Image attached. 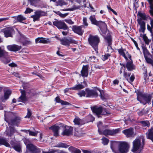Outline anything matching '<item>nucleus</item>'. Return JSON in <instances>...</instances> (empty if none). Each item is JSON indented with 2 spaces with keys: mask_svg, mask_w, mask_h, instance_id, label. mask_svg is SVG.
<instances>
[{
  "mask_svg": "<svg viewBox=\"0 0 153 153\" xmlns=\"http://www.w3.org/2000/svg\"><path fill=\"white\" fill-rule=\"evenodd\" d=\"M89 19L92 24L96 25L100 27L102 34L105 35L107 33V35L104 37V38L105 42L108 44V48H111L110 45L112 44V38L110 33L109 31H107L106 24L104 22L97 21L94 15L90 16Z\"/></svg>",
  "mask_w": 153,
  "mask_h": 153,
  "instance_id": "1",
  "label": "nucleus"
},
{
  "mask_svg": "<svg viewBox=\"0 0 153 153\" xmlns=\"http://www.w3.org/2000/svg\"><path fill=\"white\" fill-rule=\"evenodd\" d=\"M132 144L131 151L134 153H141L144 146V138L143 137L137 138L133 141Z\"/></svg>",
  "mask_w": 153,
  "mask_h": 153,
  "instance_id": "2",
  "label": "nucleus"
},
{
  "mask_svg": "<svg viewBox=\"0 0 153 153\" xmlns=\"http://www.w3.org/2000/svg\"><path fill=\"white\" fill-rule=\"evenodd\" d=\"M137 99L140 103H143L144 105L146 103L150 104L152 97L150 95L145 96L141 93H139L137 94Z\"/></svg>",
  "mask_w": 153,
  "mask_h": 153,
  "instance_id": "3",
  "label": "nucleus"
},
{
  "mask_svg": "<svg viewBox=\"0 0 153 153\" xmlns=\"http://www.w3.org/2000/svg\"><path fill=\"white\" fill-rule=\"evenodd\" d=\"M88 41L89 44L94 49L95 51L97 50L98 43L100 41V39L97 36H90L88 38Z\"/></svg>",
  "mask_w": 153,
  "mask_h": 153,
  "instance_id": "4",
  "label": "nucleus"
},
{
  "mask_svg": "<svg viewBox=\"0 0 153 153\" xmlns=\"http://www.w3.org/2000/svg\"><path fill=\"white\" fill-rule=\"evenodd\" d=\"M130 147L129 144L126 142L120 141L118 153H127Z\"/></svg>",
  "mask_w": 153,
  "mask_h": 153,
  "instance_id": "5",
  "label": "nucleus"
},
{
  "mask_svg": "<svg viewBox=\"0 0 153 153\" xmlns=\"http://www.w3.org/2000/svg\"><path fill=\"white\" fill-rule=\"evenodd\" d=\"M91 109L98 116V117H99V115L100 114L105 115L110 114L105 109L103 108L102 107L94 106L91 108Z\"/></svg>",
  "mask_w": 153,
  "mask_h": 153,
  "instance_id": "6",
  "label": "nucleus"
},
{
  "mask_svg": "<svg viewBox=\"0 0 153 153\" xmlns=\"http://www.w3.org/2000/svg\"><path fill=\"white\" fill-rule=\"evenodd\" d=\"M56 37L58 40L60 42L61 44L62 45L66 46H69L70 44L71 43L75 44H77V42L71 38L67 39L65 37L62 39H60L57 37Z\"/></svg>",
  "mask_w": 153,
  "mask_h": 153,
  "instance_id": "7",
  "label": "nucleus"
},
{
  "mask_svg": "<svg viewBox=\"0 0 153 153\" xmlns=\"http://www.w3.org/2000/svg\"><path fill=\"white\" fill-rule=\"evenodd\" d=\"M14 30L12 27H8L2 29L0 30V32L3 33L5 37H12V33L14 32Z\"/></svg>",
  "mask_w": 153,
  "mask_h": 153,
  "instance_id": "8",
  "label": "nucleus"
},
{
  "mask_svg": "<svg viewBox=\"0 0 153 153\" xmlns=\"http://www.w3.org/2000/svg\"><path fill=\"white\" fill-rule=\"evenodd\" d=\"M27 151L31 153H38L40 151V149L32 143L27 145Z\"/></svg>",
  "mask_w": 153,
  "mask_h": 153,
  "instance_id": "9",
  "label": "nucleus"
},
{
  "mask_svg": "<svg viewBox=\"0 0 153 153\" xmlns=\"http://www.w3.org/2000/svg\"><path fill=\"white\" fill-rule=\"evenodd\" d=\"M53 25L56 26L58 29L67 30L68 28L66 24L61 21H56L53 22Z\"/></svg>",
  "mask_w": 153,
  "mask_h": 153,
  "instance_id": "10",
  "label": "nucleus"
},
{
  "mask_svg": "<svg viewBox=\"0 0 153 153\" xmlns=\"http://www.w3.org/2000/svg\"><path fill=\"white\" fill-rule=\"evenodd\" d=\"M120 141H111V148L115 153H118V148Z\"/></svg>",
  "mask_w": 153,
  "mask_h": 153,
  "instance_id": "11",
  "label": "nucleus"
},
{
  "mask_svg": "<svg viewBox=\"0 0 153 153\" xmlns=\"http://www.w3.org/2000/svg\"><path fill=\"white\" fill-rule=\"evenodd\" d=\"M83 28V26H77L73 25L72 27V30L75 33L82 36L84 32Z\"/></svg>",
  "mask_w": 153,
  "mask_h": 153,
  "instance_id": "12",
  "label": "nucleus"
},
{
  "mask_svg": "<svg viewBox=\"0 0 153 153\" xmlns=\"http://www.w3.org/2000/svg\"><path fill=\"white\" fill-rule=\"evenodd\" d=\"M122 133L124 134L127 137H133L134 136V129L133 128L130 127L129 128L125 129L122 131Z\"/></svg>",
  "mask_w": 153,
  "mask_h": 153,
  "instance_id": "13",
  "label": "nucleus"
},
{
  "mask_svg": "<svg viewBox=\"0 0 153 153\" xmlns=\"http://www.w3.org/2000/svg\"><path fill=\"white\" fill-rule=\"evenodd\" d=\"M72 127L65 126L63 127V131L62 133V134L63 135H70L72 134Z\"/></svg>",
  "mask_w": 153,
  "mask_h": 153,
  "instance_id": "14",
  "label": "nucleus"
},
{
  "mask_svg": "<svg viewBox=\"0 0 153 153\" xmlns=\"http://www.w3.org/2000/svg\"><path fill=\"white\" fill-rule=\"evenodd\" d=\"M119 131L118 129H116L115 130H109L105 129L103 131H102V134H104L105 136L108 135H112L114 134H117L118 132Z\"/></svg>",
  "mask_w": 153,
  "mask_h": 153,
  "instance_id": "15",
  "label": "nucleus"
},
{
  "mask_svg": "<svg viewBox=\"0 0 153 153\" xmlns=\"http://www.w3.org/2000/svg\"><path fill=\"white\" fill-rule=\"evenodd\" d=\"M117 51L119 54L123 56L126 59H128L127 57L125 55V53H126V55L128 56V58L131 59V56L129 54V53L127 51L126 49L121 48L117 49Z\"/></svg>",
  "mask_w": 153,
  "mask_h": 153,
  "instance_id": "16",
  "label": "nucleus"
},
{
  "mask_svg": "<svg viewBox=\"0 0 153 153\" xmlns=\"http://www.w3.org/2000/svg\"><path fill=\"white\" fill-rule=\"evenodd\" d=\"M131 74L124 72V76L125 78L129 82H132L135 79V76L133 74H132L131 76Z\"/></svg>",
  "mask_w": 153,
  "mask_h": 153,
  "instance_id": "17",
  "label": "nucleus"
},
{
  "mask_svg": "<svg viewBox=\"0 0 153 153\" xmlns=\"http://www.w3.org/2000/svg\"><path fill=\"white\" fill-rule=\"evenodd\" d=\"M86 97H97V92L94 90H89L88 89H86Z\"/></svg>",
  "mask_w": 153,
  "mask_h": 153,
  "instance_id": "18",
  "label": "nucleus"
},
{
  "mask_svg": "<svg viewBox=\"0 0 153 153\" xmlns=\"http://www.w3.org/2000/svg\"><path fill=\"white\" fill-rule=\"evenodd\" d=\"M7 48L10 51H16L20 50L21 49V46L16 45H8L7 46Z\"/></svg>",
  "mask_w": 153,
  "mask_h": 153,
  "instance_id": "19",
  "label": "nucleus"
},
{
  "mask_svg": "<svg viewBox=\"0 0 153 153\" xmlns=\"http://www.w3.org/2000/svg\"><path fill=\"white\" fill-rule=\"evenodd\" d=\"M21 120V118L20 117H16L14 119L7 122L9 124L16 125L17 124L20 123Z\"/></svg>",
  "mask_w": 153,
  "mask_h": 153,
  "instance_id": "20",
  "label": "nucleus"
},
{
  "mask_svg": "<svg viewBox=\"0 0 153 153\" xmlns=\"http://www.w3.org/2000/svg\"><path fill=\"white\" fill-rule=\"evenodd\" d=\"M21 93V95L19 98V101L25 103L27 101L26 93L25 91L22 89H20Z\"/></svg>",
  "mask_w": 153,
  "mask_h": 153,
  "instance_id": "21",
  "label": "nucleus"
},
{
  "mask_svg": "<svg viewBox=\"0 0 153 153\" xmlns=\"http://www.w3.org/2000/svg\"><path fill=\"white\" fill-rule=\"evenodd\" d=\"M36 43H48L50 42L49 39H46L42 37H38L35 39Z\"/></svg>",
  "mask_w": 153,
  "mask_h": 153,
  "instance_id": "22",
  "label": "nucleus"
},
{
  "mask_svg": "<svg viewBox=\"0 0 153 153\" xmlns=\"http://www.w3.org/2000/svg\"><path fill=\"white\" fill-rule=\"evenodd\" d=\"M143 50V53L144 56L147 62L148 63H151L153 61L152 59L147 57L149 55V53L147 49L145 47H142Z\"/></svg>",
  "mask_w": 153,
  "mask_h": 153,
  "instance_id": "23",
  "label": "nucleus"
},
{
  "mask_svg": "<svg viewBox=\"0 0 153 153\" xmlns=\"http://www.w3.org/2000/svg\"><path fill=\"white\" fill-rule=\"evenodd\" d=\"M146 134V138L151 140L153 142V127L149 129Z\"/></svg>",
  "mask_w": 153,
  "mask_h": 153,
  "instance_id": "24",
  "label": "nucleus"
},
{
  "mask_svg": "<svg viewBox=\"0 0 153 153\" xmlns=\"http://www.w3.org/2000/svg\"><path fill=\"white\" fill-rule=\"evenodd\" d=\"M49 129H51L54 132V135L57 137L58 135V131L59 129V127L56 125H54L49 128Z\"/></svg>",
  "mask_w": 153,
  "mask_h": 153,
  "instance_id": "25",
  "label": "nucleus"
},
{
  "mask_svg": "<svg viewBox=\"0 0 153 153\" xmlns=\"http://www.w3.org/2000/svg\"><path fill=\"white\" fill-rule=\"evenodd\" d=\"M83 83L86 86V82L84 81L83 82H82L81 84L76 85L75 86L72 87V90H77L82 89L85 88V86L82 85Z\"/></svg>",
  "mask_w": 153,
  "mask_h": 153,
  "instance_id": "26",
  "label": "nucleus"
},
{
  "mask_svg": "<svg viewBox=\"0 0 153 153\" xmlns=\"http://www.w3.org/2000/svg\"><path fill=\"white\" fill-rule=\"evenodd\" d=\"M10 130H7L5 131L6 134L10 136H12L14 133L15 132H17L16 130L14 127L10 126Z\"/></svg>",
  "mask_w": 153,
  "mask_h": 153,
  "instance_id": "27",
  "label": "nucleus"
},
{
  "mask_svg": "<svg viewBox=\"0 0 153 153\" xmlns=\"http://www.w3.org/2000/svg\"><path fill=\"white\" fill-rule=\"evenodd\" d=\"M0 145H4L8 147H10V145L9 143L8 140L4 138H0Z\"/></svg>",
  "mask_w": 153,
  "mask_h": 153,
  "instance_id": "28",
  "label": "nucleus"
},
{
  "mask_svg": "<svg viewBox=\"0 0 153 153\" xmlns=\"http://www.w3.org/2000/svg\"><path fill=\"white\" fill-rule=\"evenodd\" d=\"M88 68L87 65L83 66L81 71L82 76H86L88 75Z\"/></svg>",
  "mask_w": 153,
  "mask_h": 153,
  "instance_id": "29",
  "label": "nucleus"
},
{
  "mask_svg": "<svg viewBox=\"0 0 153 153\" xmlns=\"http://www.w3.org/2000/svg\"><path fill=\"white\" fill-rule=\"evenodd\" d=\"M150 24L151 26L147 25V29L151 33L152 39L153 40V19H151L150 21Z\"/></svg>",
  "mask_w": 153,
  "mask_h": 153,
  "instance_id": "30",
  "label": "nucleus"
},
{
  "mask_svg": "<svg viewBox=\"0 0 153 153\" xmlns=\"http://www.w3.org/2000/svg\"><path fill=\"white\" fill-rule=\"evenodd\" d=\"M22 39L23 40H22V42L24 45L27 46L31 43V41L28 38L25 37H23Z\"/></svg>",
  "mask_w": 153,
  "mask_h": 153,
  "instance_id": "31",
  "label": "nucleus"
},
{
  "mask_svg": "<svg viewBox=\"0 0 153 153\" xmlns=\"http://www.w3.org/2000/svg\"><path fill=\"white\" fill-rule=\"evenodd\" d=\"M97 126L98 128V131L99 133L100 134H102V130L105 127L103 126L102 123L101 122H99L98 123Z\"/></svg>",
  "mask_w": 153,
  "mask_h": 153,
  "instance_id": "32",
  "label": "nucleus"
},
{
  "mask_svg": "<svg viewBox=\"0 0 153 153\" xmlns=\"http://www.w3.org/2000/svg\"><path fill=\"white\" fill-rule=\"evenodd\" d=\"M7 52L5 51L4 48L3 47H0V58L4 57L7 56Z\"/></svg>",
  "mask_w": 153,
  "mask_h": 153,
  "instance_id": "33",
  "label": "nucleus"
},
{
  "mask_svg": "<svg viewBox=\"0 0 153 153\" xmlns=\"http://www.w3.org/2000/svg\"><path fill=\"white\" fill-rule=\"evenodd\" d=\"M126 66L129 71H131L134 68L132 63L131 61L128 62Z\"/></svg>",
  "mask_w": 153,
  "mask_h": 153,
  "instance_id": "34",
  "label": "nucleus"
},
{
  "mask_svg": "<svg viewBox=\"0 0 153 153\" xmlns=\"http://www.w3.org/2000/svg\"><path fill=\"white\" fill-rule=\"evenodd\" d=\"M82 120L80 119L78 117H76L74 120V122L75 125H81L83 123H82Z\"/></svg>",
  "mask_w": 153,
  "mask_h": 153,
  "instance_id": "35",
  "label": "nucleus"
},
{
  "mask_svg": "<svg viewBox=\"0 0 153 153\" xmlns=\"http://www.w3.org/2000/svg\"><path fill=\"white\" fill-rule=\"evenodd\" d=\"M150 4V10H149L150 15L153 16V0H148Z\"/></svg>",
  "mask_w": 153,
  "mask_h": 153,
  "instance_id": "36",
  "label": "nucleus"
},
{
  "mask_svg": "<svg viewBox=\"0 0 153 153\" xmlns=\"http://www.w3.org/2000/svg\"><path fill=\"white\" fill-rule=\"evenodd\" d=\"M11 93V91L10 90H6L4 93V98L5 100H7L10 96Z\"/></svg>",
  "mask_w": 153,
  "mask_h": 153,
  "instance_id": "37",
  "label": "nucleus"
},
{
  "mask_svg": "<svg viewBox=\"0 0 153 153\" xmlns=\"http://www.w3.org/2000/svg\"><path fill=\"white\" fill-rule=\"evenodd\" d=\"M15 19L17 20L18 21L22 22V21L26 19V18L22 16V15H19L17 16L13 17Z\"/></svg>",
  "mask_w": 153,
  "mask_h": 153,
  "instance_id": "38",
  "label": "nucleus"
},
{
  "mask_svg": "<svg viewBox=\"0 0 153 153\" xmlns=\"http://www.w3.org/2000/svg\"><path fill=\"white\" fill-rule=\"evenodd\" d=\"M56 6L59 5L60 6H62L63 5L67 4V3L65 2L63 0H58V1H56Z\"/></svg>",
  "mask_w": 153,
  "mask_h": 153,
  "instance_id": "39",
  "label": "nucleus"
},
{
  "mask_svg": "<svg viewBox=\"0 0 153 153\" xmlns=\"http://www.w3.org/2000/svg\"><path fill=\"white\" fill-rule=\"evenodd\" d=\"M69 149L71 151L72 153H81V151L79 149L73 147H70Z\"/></svg>",
  "mask_w": 153,
  "mask_h": 153,
  "instance_id": "40",
  "label": "nucleus"
},
{
  "mask_svg": "<svg viewBox=\"0 0 153 153\" xmlns=\"http://www.w3.org/2000/svg\"><path fill=\"white\" fill-rule=\"evenodd\" d=\"M40 0H29L30 4L36 7L38 3L40 1Z\"/></svg>",
  "mask_w": 153,
  "mask_h": 153,
  "instance_id": "41",
  "label": "nucleus"
},
{
  "mask_svg": "<svg viewBox=\"0 0 153 153\" xmlns=\"http://www.w3.org/2000/svg\"><path fill=\"white\" fill-rule=\"evenodd\" d=\"M138 16L140 17V19L144 20L146 19L147 17L146 14L144 13H141V12L139 11L138 12Z\"/></svg>",
  "mask_w": 153,
  "mask_h": 153,
  "instance_id": "42",
  "label": "nucleus"
},
{
  "mask_svg": "<svg viewBox=\"0 0 153 153\" xmlns=\"http://www.w3.org/2000/svg\"><path fill=\"white\" fill-rule=\"evenodd\" d=\"M83 27L86 28L87 27L88 24L87 22V19L86 17H84L83 19Z\"/></svg>",
  "mask_w": 153,
  "mask_h": 153,
  "instance_id": "43",
  "label": "nucleus"
},
{
  "mask_svg": "<svg viewBox=\"0 0 153 153\" xmlns=\"http://www.w3.org/2000/svg\"><path fill=\"white\" fill-rule=\"evenodd\" d=\"M35 12L37 13L40 18L42 16H45L46 14V13L45 12L41 10L37 11Z\"/></svg>",
  "mask_w": 153,
  "mask_h": 153,
  "instance_id": "44",
  "label": "nucleus"
},
{
  "mask_svg": "<svg viewBox=\"0 0 153 153\" xmlns=\"http://www.w3.org/2000/svg\"><path fill=\"white\" fill-rule=\"evenodd\" d=\"M142 37L145 43L147 45H148L149 42H150V41L148 39L147 37L145 35H143Z\"/></svg>",
  "mask_w": 153,
  "mask_h": 153,
  "instance_id": "45",
  "label": "nucleus"
},
{
  "mask_svg": "<svg viewBox=\"0 0 153 153\" xmlns=\"http://www.w3.org/2000/svg\"><path fill=\"white\" fill-rule=\"evenodd\" d=\"M35 14L34 15H32L31 16V17L33 19V21L34 22L38 20L40 18L38 15L35 12Z\"/></svg>",
  "mask_w": 153,
  "mask_h": 153,
  "instance_id": "46",
  "label": "nucleus"
},
{
  "mask_svg": "<svg viewBox=\"0 0 153 153\" xmlns=\"http://www.w3.org/2000/svg\"><path fill=\"white\" fill-rule=\"evenodd\" d=\"M13 148L16 151L18 152H21V148L20 145H16L13 146Z\"/></svg>",
  "mask_w": 153,
  "mask_h": 153,
  "instance_id": "47",
  "label": "nucleus"
},
{
  "mask_svg": "<svg viewBox=\"0 0 153 153\" xmlns=\"http://www.w3.org/2000/svg\"><path fill=\"white\" fill-rule=\"evenodd\" d=\"M55 147L63 148H66L67 147V145L65 144L62 143H59L55 146Z\"/></svg>",
  "mask_w": 153,
  "mask_h": 153,
  "instance_id": "48",
  "label": "nucleus"
},
{
  "mask_svg": "<svg viewBox=\"0 0 153 153\" xmlns=\"http://www.w3.org/2000/svg\"><path fill=\"white\" fill-rule=\"evenodd\" d=\"M77 94L79 95V97H81L82 96H85L86 94V92L84 90H82L79 91Z\"/></svg>",
  "mask_w": 153,
  "mask_h": 153,
  "instance_id": "49",
  "label": "nucleus"
},
{
  "mask_svg": "<svg viewBox=\"0 0 153 153\" xmlns=\"http://www.w3.org/2000/svg\"><path fill=\"white\" fill-rule=\"evenodd\" d=\"M102 143L104 145H107L109 142L108 139L105 137L102 138Z\"/></svg>",
  "mask_w": 153,
  "mask_h": 153,
  "instance_id": "50",
  "label": "nucleus"
},
{
  "mask_svg": "<svg viewBox=\"0 0 153 153\" xmlns=\"http://www.w3.org/2000/svg\"><path fill=\"white\" fill-rule=\"evenodd\" d=\"M138 24L140 26H145V23L144 22L142 21L141 19H138L137 20Z\"/></svg>",
  "mask_w": 153,
  "mask_h": 153,
  "instance_id": "51",
  "label": "nucleus"
},
{
  "mask_svg": "<svg viewBox=\"0 0 153 153\" xmlns=\"http://www.w3.org/2000/svg\"><path fill=\"white\" fill-rule=\"evenodd\" d=\"M110 56H111V55L110 54H105L104 55H102V59L103 60H106L109 57H110Z\"/></svg>",
  "mask_w": 153,
  "mask_h": 153,
  "instance_id": "52",
  "label": "nucleus"
},
{
  "mask_svg": "<svg viewBox=\"0 0 153 153\" xmlns=\"http://www.w3.org/2000/svg\"><path fill=\"white\" fill-rule=\"evenodd\" d=\"M57 151L56 150L49 149L48 152L43 151L42 153H55Z\"/></svg>",
  "mask_w": 153,
  "mask_h": 153,
  "instance_id": "53",
  "label": "nucleus"
},
{
  "mask_svg": "<svg viewBox=\"0 0 153 153\" xmlns=\"http://www.w3.org/2000/svg\"><path fill=\"white\" fill-rule=\"evenodd\" d=\"M28 132L29 133V134L30 135L33 136H37V133L36 132L31 131L30 130H28Z\"/></svg>",
  "mask_w": 153,
  "mask_h": 153,
  "instance_id": "54",
  "label": "nucleus"
},
{
  "mask_svg": "<svg viewBox=\"0 0 153 153\" xmlns=\"http://www.w3.org/2000/svg\"><path fill=\"white\" fill-rule=\"evenodd\" d=\"M64 21L70 25H73L74 23V22L72 21L71 19H65Z\"/></svg>",
  "mask_w": 153,
  "mask_h": 153,
  "instance_id": "55",
  "label": "nucleus"
},
{
  "mask_svg": "<svg viewBox=\"0 0 153 153\" xmlns=\"http://www.w3.org/2000/svg\"><path fill=\"white\" fill-rule=\"evenodd\" d=\"M27 110V114L25 117L29 118L31 115V113L29 109L28 108Z\"/></svg>",
  "mask_w": 153,
  "mask_h": 153,
  "instance_id": "56",
  "label": "nucleus"
},
{
  "mask_svg": "<svg viewBox=\"0 0 153 153\" xmlns=\"http://www.w3.org/2000/svg\"><path fill=\"white\" fill-rule=\"evenodd\" d=\"M140 123L144 126H149V124L148 122L146 121H142L140 122Z\"/></svg>",
  "mask_w": 153,
  "mask_h": 153,
  "instance_id": "57",
  "label": "nucleus"
},
{
  "mask_svg": "<svg viewBox=\"0 0 153 153\" xmlns=\"http://www.w3.org/2000/svg\"><path fill=\"white\" fill-rule=\"evenodd\" d=\"M23 141L26 146V147H27V145L28 144H30V143H29V140L25 139L23 140Z\"/></svg>",
  "mask_w": 153,
  "mask_h": 153,
  "instance_id": "58",
  "label": "nucleus"
},
{
  "mask_svg": "<svg viewBox=\"0 0 153 153\" xmlns=\"http://www.w3.org/2000/svg\"><path fill=\"white\" fill-rule=\"evenodd\" d=\"M33 11V10L30 8H27L26 9L25 11V13H30Z\"/></svg>",
  "mask_w": 153,
  "mask_h": 153,
  "instance_id": "59",
  "label": "nucleus"
},
{
  "mask_svg": "<svg viewBox=\"0 0 153 153\" xmlns=\"http://www.w3.org/2000/svg\"><path fill=\"white\" fill-rule=\"evenodd\" d=\"M107 7L108 8V9L110 10L114 14L116 15H117V12L115 11L113 9H112L110 7L107 6Z\"/></svg>",
  "mask_w": 153,
  "mask_h": 153,
  "instance_id": "60",
  "label": "nucleus"
},
{
  "mask_svg": "<svg viewBox=\"0 0 153 153\" xmlns=\"http://www.w3.org/2000/svg\"><path fill=\"white\" fill-rule=\"evenodd\" d=\"M88 118L90 120L89 122H93L94 120V118L91 115L88 116Z\"/></svg>",
  "mask_w": 153,
  "mask_h": 153,
  "instance_id": "61",
  "label": "nucleus"
},
{
  "mask_svg": "<svg viewBox=\"0 0 153 153\" xmlns=\"http://www.w3.org/2000/svg\"><path fill=\"white\" fill-rule=\"evenodd\" d=\"M120 64L122 66V67L120 68V70L122 71H123L124 73L125 72V65H122L121 63H120Z\"/></svg>",
  "mask_w": 153,
  "mask_h": 153,
  "instance_id": "62",
  "label": "nucleus"
},
{
  "mask_svg": "<svg viewBox=\"0 0 153 153\" xmlns=\"http://www.w3.org/2000/svg\"><path fill=\"white\" fill-rule=\"evenodd\" d=\"M9 19V17L2 18H0V23L4 21H6Z\"/></svg>",
  "mask_w": 153,
  "mask_h": 153,
  "instance_id": "63",
  "label": "nucleus"
},
{
  "mask_svg": "<svg viewBox=\"0 0 153 153\" xmlns=\"http://www.w3.org/2000/svg\"><path fill=\"white\" fill-rule=\"evenodd\" d=\"M82 151L83 153H93L92 152L87 150H82Z\"/></svg>",
  "mask_w": 153,
  "mask_h": 153,
  "instance_id": "64",
  "label": "nucleus"
}]
</instances>
